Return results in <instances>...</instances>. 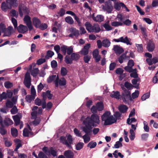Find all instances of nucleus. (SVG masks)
<instances>
[{"instance_id": "1", "label": "nucleus", "mask_w": 158, "mask_h": 158, "mask_svg": "<svg viewBox=\"0 0 158 158\" xmlns=\"http://www.w3.org/2000/svg\"><path fill=\"white\" fill-rule=\"evenodd\" d=\"M85 26L87 30L89 32L98 33L101 31L100 27L97 23H94L92 25L89 22H86Z\"/></svg>"}, {"instance_id": "2", "label": "nucleus", "mask_w": 158, "mask_h": 158, "mask_svg": "<svg viewBox=\"0 0 158 158\" xmlns=\"http://www.w3.org/2000/svg\"><path fill=\"white\" fill-rule=\"evenodd\" d=\"M85 120L91 124L93 127L97 126L95 123L99 124V117L96 114H92L90 118L87 117Z\"/></svg>"}, {"instance_id": "3", "label": "nucleus", "mask_w": 158, "mask_h": 158, "mask_svg": "<svg viewBox=\"0 0 158 158\" xmlns=\"http://www.w3.org/2000/svg\"><path fill=\"white\" fill-rule=\"evenodd\" d=\"M122 89L123 91L122 93L121 97L123 102L126 103L129 101H132L130 91L124 87H122Z\"/></svg>"}, {"instance_id": "4", "label": "nucleus", "mask_w": 158, "mask_h": 158, "mask_svg": "<svg viewBox=\"0 0 158 158\" xmlns=\"http://www.w3.org/2000/svg\"><path fill=\"white\" fill-rule=\"evenodd\" d=\"M83 123L85 125L82 127V130L85 133V135H91L92 134L93 126L85 120L83 121Z\"/></svg>"}, {"instance_id": "5", "label": "nucleus", "mask_w": 158, "mask_h": 158, "mask_svg": "<svg viewBox=\"0 0 158 158\" xmlns=\"http://www.w3.org/2000/svg\"><path fill=\"white\" fill-rule=\"evenodd\" d=\"M42 150L48 156L51 155L53 157H55L57 156V151L54 150L52 147L50 148L49 149L48 147L44 146L42 148Z\"/></svg>"}, {"instance_id": "6", "label": "nucleus", "mask_w": 158, "mask_h": 158, "mask_svg": "<svg viewBox=\"0 0 158 158\" xmlns=\"http://www.w3.org/2000/svg\"><path fill=\"white\" fill-rule=\"evenodd\" d=\"M31 78L30 74L28 72H27L25 74L23 84L28 89L30 88L31 85Z\"/></svg>"}, {"instance_id": "7", "label": "nucleus", "mask_w": 158, "mask_h": 158, "mask_svg": "<svg viewBox=\"0 0 158 158\" xmlns=\"http://www.w3.org/2000/svg\"><path fill=\"white\" fill-rule=\"evenodd\" d=\"M131 40L128 38L127 36H126L124 38L123 37H121L118 39H114L113 40V41L116 42H121L124 43L126 44L127 45H131L132 43L130 42Z\"/></svg>"}, {"instance_id": "8", "label": "nucleus", "mask_w": 158, "mask_h": 158, "mask_svg": "<svg viewBox=\"0 0 158 158\" xmlns=\"http://www.w3.org/2000/svg\"><path fill=\"white\" fill-rule=\"evenodd\" d=\"M23 20L28 27L29 31H31L33 29V27L32 25L31 17L28 15H26L24 17Z\"/></svg>"}, {"instance_id": "9", "label": "nucleus", "mask_w": 158, "mask_h": 158, "mask_svg": "<svg viewBox=\"0 0 158 158\" xmlns=\"http://www.w3.org/2000/svg\"><path fill=\"white\" fill-rule=\"evenodd\" d=\"M19 33L24 34L27 32L28 29V27L25 25L20 24L16 28Z\"/></svg>"}, {"instance_id": "10", "label": "nucleus", "mask_w": 158, "mask_h": 158, "mask_svg": "<svg viewBox=\"0 0 158 158\" xmlns=\"http://www.w3.org/2000/svg\"><path fill=\"white\" fill-rule=\"evenodd\" d=\"M0 123L1 127H4L5 126H8L10 125L13 124L12 121L10 118H6L3 121L1 120L0 121Z\"/></svg>"}, {"instance_id": "11", "label": "nucleus", "mask_w": 158, "mask_h": 158, "mask_svg": "<svg viewBox=\"0 0 158 158\" xmlns=\"http://www.w3.org/2000/svg\"><path fill=\"white\" fill-rule=\"evenodd\" d=\"M116 122V119H114L113 115H110L108 118L104 121V124L105 125H110Z\"/></svg>"}, {"instance_id": "12", "label": "nucleus", "mask_w": 158, "mask_h": 158, "mask_svg": "<svg viewBox=\"0 0 158 158\" xmlns=\"http://www.w3.org/2000/svg\"><path fill=\"white\" fill-rule=\"evenodd\" d=\"M146 48L149 52L153 51L155 48V45L152 41L150 40L149 41L147 44Z\"/></svg>"}, {"instance_id": "13", "label": "nucleus", "mask_w": 158, "mask_h": 158, "mask_svg": "<svg viewBox=\"0 0 158 158\" xmlns=\"http://www.w3.org/2000/svg\"><path fill=\"white\" fill-rule=\"evenodd\" d=\"M90 47V44H87L84 46V48L80 51V53L83 55H88L89 52V49Z\"/></svg>"}, {"instance_id": "14", "label": "nucleus", "mask_w": 158, "mask_h": 158, "mask_svg": "<svg viewBox=\"0 0 158 158\" xmlns=\"http://www.w3.org/2000/svg\"><path fill=\"white\" fill-rule=\"evenodd\" d=\"M32 23L34 26L36 28L40 27L41 25V22L39 19L37 17H34L32 19Z\"/></svg>"}, {"instance_id": "15", "label": "nucleus", "mask_w": 158, "mask_h": 158, "mask_svg": "<svg viewBox=\"0 0 158 158\" xmlns=\"http://www.w3.org/2000/svg\"><path fill=\"white\" fill-rule=\"evenodd\" d=\"M105 10L108 13H111L112 11L113 7L110 2H106L105 3Z\"/></svg>"}, {"instance_id": "16", "label": "nucleus", "mask_w": 158, "mask_h": 158, "mask_svg": "<svg viewBox=\"0 0 158 158\" xmlns=\"http://www.w3.org/2000/svg\"><path fill=\"white\" fill-rule=\"evenodd\" d=\"M113 49L117 54H120L124 52L123 49L118 45H114Z\"/></svg>"}, {"instance_id": "17", "label": "nucleus", "mask_w": 158, "mask_h": 158, "mask_svg": "<svg viewBox=\"0 0 158 158\" xmlns=\"http://www.w3.org/2000/svg\"><path fill=\"white\" fill-rule=\"evenodd\" d=\"M118 109L121 113L124 114L127 112L128 107L125 105L122 104L119 106Z\"/></svg>"}, {"instance_id": "18", "label": "nucleus", "mask_w": 158, "mask_h": 158, "mask_svg": "<svg viewBox=\"0 0 158 158\" xmlns=\"http://www.w3.org/2000/svg\"><path fill=\"white\" fill-rule=\"evenodd\" d=\"M60 142L65 144L67 147L70 149H72V146H70L68 143V142L66 139V138L64 136H61L60 138Z\"/></svg>"}, {"instance_id": "19", "label": "nucleus", "mask_w": 158, "mask_h": 158, "mask_svg": "<svg viewBox=\"0 0 158 158\" xmlns=\"http://www.w3.org/2000/svg\"><path fill=\"white\" fill-rule=\"evenodd\" d=\"M64 156L66 158H73L74 154L71 150L65 151L64 153Z\"/></svg>"}, {"instance_id": "20", "label": "nucleus", "mask_w": 158, "mask_h": 158, "mask_svg": "<svg viewBox=\"0 0 158 158\" xmlns=\"http://www.w3.org/2000/svg\"><path fill=\"white\" fill-rule=\"evenodd\" d=\"M13 31V27L12 26H9L6 29V31L4 32V34L3 35V36H8L10 37L12 33V31Z\"/></svg>"}, {"instance_id": "21", "label": "nucleus", "mask_w": 158, "mask_h": 158, "mask_svg": "<svg viewBox=\"0 0 158 158\" xmlns=\"http://www.w3.org/2000/svg\"><path fill=\"white\" fill-rule=\"evenodd\" d=\"M69 31L76 37H78L79 35V31L75 28L72 27L69 29Z\"/></svg>"}, {"instance_id": "22", "label": "nucleus", "mask_w": 158, "mask_h": 158, "mask_svg": "<svg viewBox=\"0 0 158 158\" xmlns=\"http://www.w3.org/2000/svg\"><path fill=\"white\" fill-rule=\"evenodd\" d=\"M94 20L96 22H101L104 20V17L101 15H98L96 17L93 16Z\"/></svg>"}, {"instance_id": "23", "label": "nucleus", "mask_w": 158, "mask_h": 158, "mask_svg": "<svg viewBox=\"0 0 158 158\" xmlns=\"http://www.w3.org/2000/svg\"><path fill=\"white\" fill-rule=\"evenodd\" d=\"M1 8L2 10L4 12H6L8 9H10V6L8 4L6 3L5 2H3L1 6Z\"/></svg>"}, {"instance_id": "24", "label": "nucleus", "mask_w": 158, "mask_h": 158, "mask_svg": "<svg viewBox=\"0 0 158 158\" xmlns=\"http://www.w3.org/2000/svg\"><path fill=\"white\" fill-rule=\"evenodd\" d=\"M120 96L119 92L118 91H113L112 93L110 94L111 97L117 99H119L120 98L119 96Z\"/></svg>"}, {"instance_id": "25", "label": "nucleus", "mask_w": 158, "mask_h": 158, "mask_svg": "<svg viewBox=\"0 0 158 158\" xmlns=\"http://www.w3.org/2000/svg\"><path fill=\"white\" fill-rule=\"evenodd\" d=\"M13 117L15 122V125L16 126L19 125L20 123V117L17 115L13 116Z\"/></svg>"}, {"instance_id": "26", "label": "nucleus", "mask_w": 158, "mask_h": 158, "mask_svg": "<svg viewBox=\"0 0 158 158\" xmlns=\"http://www.w3.org/2000/svg\"><path fill=\"white\" fill-rule=\"evenodd\" d=\"M27 9V8L24 6L22 5H19V14L21 16H22L23 15L22 10L24 12L26 11Z\"/></svg>"}, {"instance_id": "27", "label": "nucleus", "mask_w": 158, "mask_h": 158, "mask_svg": "<svg viewBox=\"0 0 158 158\" xmlns=\"http://www.w3.org/2000/svg\"><path fill=\"white\" fill-rule=\"evenodd\" d=\"M96 106L97 108L98 111H102L104 108V105L102 102H97Z\"/></svg>"}, {"instance_id": "28", "label": "nucleus", "mask_w": 158, "mask_h": 158, "mask_svg": "<svg viewBox=\"0 0 158 158\" xmlns=\"http://www.w3.org/2000/svg\"><path fill=\"white\" fill-rule=\"evenodd\" d=\"M110 112L107 111L105 112L101 117L102 120L104 121H106L110 116Z\"/></svg>"}, {"instance_id": "29", "label": "nucleus", "mask_w": 158, "mask_h": 158, "mask_svg": "<svg viewBox=\"0 0 158 158\" xmlns=\"http://www.w3.org/2000/svg\"><path fill=\"white\" fill-rule=\"evenodd\" d=\"M6 1L10 6V8H11L12 6H15L17 0H6Z\"/></svg>"}, {"instance_id": "30", "label": "nucleus", "mask_w": 158, "mask_h": 158, "mask_svg": "<svg viewBox=\"0 0 158 158\" xmlns=\"http://www.w3.org/2000/svg\"><path fill=\"white\" fill-rule=\"evenodd\" d=\"M65 21L69 24H72L74 23V20L71 16H67L64 19Z\"/></svg>"}, {"instance_id": "31", "label": "nucleus", "mask_w": 158, "mask_h": 158, "mask_svg": "<svg viewBox=\"0 0 158 158\" xmlns=\"http://www.w3.org/2000/svg\"><path fill=\"white\" fill-rule=\"evenodd\" d=\"M39 70L38 68H33L32 70L31 74L33 77H36L39 73Z\"/></svg>"}, {"instance_id": "32", "label": "nucleus", "mask_w": 158, "mask_h": 158, "mask_svg": "<svg viewBox=\"0 0 158 158\" xmlns=\"http://www.w3.org/2000/svg\"><path fill=\"white\" fill-rule=\"evenodd\" d=\"M71 57L73 61H77L79 59L80 57V56L79 54L76 53H73L71 56Z\"/></svg>"}, {"instance_id": "33", "label": "nucleus", "mask_w": 158, "mask_h": 158, "mask_svg": "<svg viewBox=\"0 0 158 158\" xmlns=\"http://www.w3.org/2000/svg\"><path fill=\"white\" fill-rule=\"evenodd\" d=\"M102 43L103 46L107 48L110 45V42L109 40L106 39L102 41Z\"/></svg>"}, {"instance_id": "34", "label": "nucleus", "mask_w": 158, "mask_h": 158, "mask_svg": "<svg viewBox=\"0 0 158 158\" xmlns=\"http://www.w3.org/2000/svg\"><path fill=\"white\" fill-rule=\"evenodd\" d=\"M54 54V52L53 51L51 50H48L47 52L46 55L45 57L46 60H48L50 57H52Z\"/></svg>"}, {"instance_id": "35", "label": "nucleus", "mask_w": 158, "mask_h": 158, "mask_svg": "<svg viewBox=\"0 0 158 158\" xmlns=\"http://www.w3.org/2000/svg\"><path fill=\"white\" fill-rule=\"evenodd\" d=\"M139 80V79H134L132 80L131 82L133 85H135L133 86L135 88L138 89L139 88V84H137V82Z\"/></svg>"}, {"instance_id": "36", "label": "nucleus", "mask_w": 158, "mask_h": 158, "mask_svg": "<svg viewBox=\"0 0 158 158\" xmlns=\"http://www.w3.org/2000/svg\"><path fill=\"white\" fill-rule=\"evenodd\" d=\"M35 98V96H32L31 95H27L26 96L25 99L26 101L29 102L30 103Z\"/></svg>"}, {"instance_id": "37", "label": "nucleus", "mask_w": 158, "mask_h": 158, "mask_svg": "<svg viewBox=\"0 0 158 158\" xmlns=\"http://www.w3.org/2000/svg\"><path fill=\"white\" fill-rule=\"evenodd\" d=\"M97 144L96 142H94L93 141H91L88 144L87 146V147H89L90 148L92 149L95 148Z\"/></svg>"}, {"instance_id": "38", "label": "nucleus", "mask_w": 158, "mask_h": 158, "mask_svg": "<svg viewBox=\"0 0 158 158\" xmlns=\"http://www.w3.org/2000/svg\"><path fill=\"white\" fill-rule=\"evenodd\" d=\"M84 143L82 142H79L76 145V149L77 150H80L83 147Z\"/></svg>"}, {"instance_id": "39", "label": "nucleus", "mask_w": 158, "mask_h": 158, "mask_svg": "<svg viewBox=\"0 0 158 158\" xmlns=\"http://www.w3.org/2000/svg\"><path fill=\"white\" fill-rule=\"evenodd\" d=\"M60 72L61 75L64 76L67 74L68 71L65 68L62 67L61 68Z\"/></svg>"}, {"instance_id": "40", "label": "nucleus", "mask_w": 158, "mask_h": 158, "mask_svg": "<svg viewBox=\"0 0 158 158\" xmlns=\"http://www.w3.org/2000/svg\"><path fill=\"white\" fill-rule=\"evenodd\" d=\"M65 63L67 64H71L73 63V60L71 58H70L69 56H66L65 58Z\"/></svg>"}, {"instance_id": "41", "label": "nucleus", "mask_w": 158, "mask_h": 158, "mask_svg": "<svg viewBox=\"0 0 158 158\" xmlns=\"http://www.w3.org/2000/svg\"><path fill=\"white\" fill-rule=\"evenodd\" d=\"M123 69L122 68H118L115 70V73L116 74L119 75H121L122 74V76H123V77H125V74H123Z\"/></svg>"}, {"instance_id": "42", "label": "nucleus", "mask_w": 158, "mask_h": 158, "mask_svg": "<svg viewBox=\"0 0 158 158\" xmlns=\"http://www.w3.org/2000/svg\"><path fill=\"white\" fill-rule=\"evenodd\" d=\"M11 132L13 136L16 137L18 135V130L16 128H12L11 129Z\"/></svg>"}, {"instance_id": "43", "label": "nucleus", "mask_w": 158, "mask_h": 158, "mask_svg": "<svg viewBox=\"0 0 158 158\" xmlns=\"http://www.w3.org/2000/svg\"><path fill=\"white\" fill-rule=\"evenodd\" d=\"M90 135H84L82 137L84 139V142L85 143H87L90 141Z\"/></svg>"}, {"instance_id": "44", "label": "nucleus", "mask_w": 158, "mask_h": 158, "mask_svg": "<svg viewBox=\"0 0 158 158\" xmlns=\"http://www.w3.org/2000/svg\"><path fill=\"white\" fill-rule=\"evenodd\" d=\"M4 86L6 88L9 89L11 88L13 86V84L10 81H7L5 82Z\"/></svg>"}, {"instance_id": "45", "label": "nucleus", "mask_w": 158, "mask_h": 158, "mask_svg": "<svg viewBox=\"0 0 158 158\" xmlns=\"http://www.w3.org/2000/svg\"><path fill=\"white\" fill-rule=\"evenodd\" d=\"M124 85L126 88L128 89V90L131 89L133 87V86L131 83L127 81L125 82Z\"/></svg>"}, {"instance_id": "46", "label": "nucleus", "mask_w": 158, "mask_h": 158, "mask_svg": "<svg viewBox=\"0 0 158 158\" xmlns=\"http://www.w3.org/2000/svg\"><path fill=\"white\" fill-rule=\"evenodd\" d=\"M65 13V10L63 8H61L59 11L57 12V14H58L60 17H62L64 15Z\"/></svg>"}, {"instance_id": "47", "label": "nucleus", "mask_w": 158, "mask_h": 158, "mask_svg": "<svg viewBox=\"0 0 158 158\" xmlns=\"http://www.w3.org/2000/svg\"><path fill=\"white\" fill-rule=\"evenodd\" d=\"M120 113V112L116 111L114 115V119H116V121L117 119H119L122 116V114Z\"/></svg>"}, {"instance_id": "48", "label": "nucleus", "mask_w": 158, "mask_h": 158, "mask_svg": "<svg viewBox=\"0 0 158 158\" xmlns=\"http://www.w3.org/2000/svg\"><path fill=\"white\" fill-rule=\"evenodd\" d=\"M136 46L137 48V51L139 52H143V49L142 44H136Z\"/></svg>"}, {"instance_id": "49", "label": "nucleus", "mask_w": 158, "mask_h": 158, "mask_svg": "<svg viewBox=\"0 0 158 158\" xmlns=\"http://www.w3.org/2000/svg\"><path fill=\"white\" fill-rule=\"evenodd\" d=\"M6 93L5 92H3L0 94V102H2L3 100H6Z\"/></svg>"}, {"instance_id": "50", "label": "nucleus", "mask_w": 158, "mask_h": 158, "mask_svg": "<svg viewBox=\"0 0 158 158\" xmlns=\"http://www.w3.org/2000/svg\"><path fill=\"white\" fill-rule=\"evenodd\" d=\"M83 60L85 63H88L91 59V56L89 55H84Z\"/></svg>"}, {"instance_id": "51", "label": "nucleus", "mask_w": 158, "mask_h": 158, "mask_svg": "<svg viewBox=\"0 0 158 158\" xmlns=\"http://www.w3.org/2000/svg\"><path fill=\"white\" fill-rule=\"evenodd\" d=\"M150 95V93L149 92H147L146 94H144L141 97V100L142 101H144L146 99L148 98Z\"/></svg>"}, {"instance_id": "52", "label": "nucleus", "mask_w": 158, "mask_h": 158, "mask_svg": "<svg viewBox=\"0 0 158 158\" xmlns=\"http://www.w3.org/2000/svg\"><path fill=\"white\" fill-rule=\"evenodd\" d=\"M46 58H45L44 59L40 58L36 61V64L38 65H40L43 63H44L46 61Z\"/></svg>"}, {"instance_id": "53", "label": "nucleus", "mask_w": 158, "mask_h": 158, "mask_svg": "<svg viewBox=\"0 0 158 158\" xmlns=\"http://www.w3.org/2000/svg\"><path fill=\"white\" fill-rule=\"evenodd\" d=\"M51 91L49 90H47L46 92H43L42 97L43 99H46L47 98V97H48Z\"/></svg>"}, {"instance_id": "54", "label": "nucleus", "mask_w": 158, "mask_h": 158, "mask_svg": "<svg viewBox=\"0 0 158 158\" xmlns=\"http://www.w3.org/2000/svg\"><path fill=\"white\" fill-rule=\"evenodd\" d=\"M7 132V130L4 128V127H0V133L2 135H5Z\"/></svg>"}, {"instance_id": "55", "label": "nucleus", "mask_w": 158, "mask_h": 158, "mask_svg": "<svg viewBox=\"0 0 158 158\" xmlns=\"http://www.w3.org/2000/svg\"><path fill=\"white\" fill-rule=\"evenodd\" d=\"M140 29L141 31L142 34L144 36H147L146 34L147 30L145 27H143L142 25H140Z\"/></svg>"}, {"instance_id": "56", "label": "nucleus", "mask_w": 158, "mask_h": 158, "mask_svg": "<svg viewBox=\"0 0 158 158\" xmlns=\"http://www.w3.org/2000/svg\"><path fill=\"white\" fill-rule=\"evenodd\" d=\"M139 92L138 90H135V92L132 94V97L133 99H134L137 98L139 96Z\"/></svg>"}, {"instance_id": "57", "label": "nucleus", "mask_w": 158, "mask_h": 158, "mask_svg": "<svg viewBox=\"0 0 158 158\" xmlns=\"http://www.w3.org/2000/svg\"><path fill=\"white\" fill-rule=\"evenodd\" d=\"M45 153L42 151L40 152L38 154V158H48Z\"/></svg>"}, {"instance_id": "58", "label": "nucleus", "mask_w": 158, "mask_h": 158, "mask_svg": "<svg viewBox=\"0 0 158 158\" xmlns=\"http://www.w3.org/2000/svg\"><path fill=\"white\" fill-rule=\"evenodd\" d=\"M56 77V75H52L50 76L48 79V83H51L52 81L55 80Z\"/></svg>"}, {"instance_id": "59", "label": "nucleus", "mask_w": 158, "mask_h": 158, "mask_svg": "<svg viewBox=\"0 0 158 158\" xmlns=\"http://www.w3.org/2000/svg\"><path fill=\"white\" fill-rule=\"evenodd\" d=\"M6 104L7 107L11 108L13 106L14 104L11 101L8 100L6 102Z\"/></svg>"}, {"instance_id": "60", "label": "nucleus", "mask_w": 158, "mask_h": 158, "mask_svg": "<svg viewBox=\"0 0 158 158\" xmlns=\"http://www.w3.org/2000/svg\"><path fill=\"white\" fill-rule=\"evenodd\" d=\"M111 24L113 26L117 27L119 26L122 25L123 23L118 22L114 21L112 22Z\"/></svg>"}, {"instance_id": "61", "label": "nucleus", "mask_w": 158, "mask_h": 158, "mask_svg": "<svg viewBox=\"0 0 158 158\" xmlns=\"http://www.w3.org/2000/svg\"><path fill=\"white\" fill-rule=\"evenodd\" d=\"M67 49V47L66 46L63 45L61 47V51L64 55L66 54Z\"/></svg>"}, {"instance_id": "62", "label": "nucleus", "mask_w": 158, "mask_h": 158, "mask_svg": "<svg viewBox=\"0 0 158 158\" xmlns=\"http://www.w3.org/2000/svg\"><path fill=\"white\" fill-rule=\"evenodd\" d=\"M11 109L10 112L13 114H16L18 112V109L15 106Z\"/></svg>"}, {"instance_id": "63", "label": "nucleus", "mask_w": 158, "mask_h": 158, "mask_svg": "<svg viewBox=\"0 0 158 158\" xmlns=\"http://www.w3.org/2000/svg\"><path fill=\"white\" fill-rule=\"evenodd\" d=\"M103 26L105 29L107 31L111 30L112 29V27L108 23H106L104 24Z\"/></svg>"}, {"instance_id": "64", "label": "nucleus", "mask_w": 158, "mask_h": 158, "mask_svg": "<svg viewBox=\"0 0 158 158\" xmlns=\"http://www.w3.org/2000/svg\"><path fill=\"white\" fill-rule=\"evenodd\" d=\"M116 64L115 62H113L110 64L109 66V70L112 71L114 70L116 66Z\"/></svg>"}]
</instances>
